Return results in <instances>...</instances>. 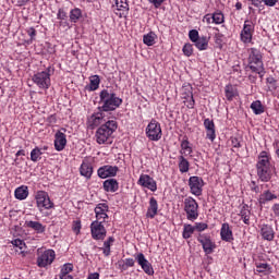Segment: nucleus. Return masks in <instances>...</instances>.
Wrapping results in <instances>:
<instances>
[{"mask_svg":"<svg viewBox=\"0 0 279 279\" xmlns=\"http://www.w3.org/2000/svg\"><path fill=\"white\" fill-rule=\"evenodd\" d=\"M204 128L206 130V138L210 141V143H215V138H217V132L215 130V121L210 119L204 120Z\"/></svg>","mask_w":279,"mask_h":279,"instance_id":"20","label":"nucleus"},{"mask_svg":"<svg viewBox=\"0 0 279 279\" xmlns=\"http://www.w3.org/2000/svg\"><path fill=\"white\" fill-rule=\"evenodd\" d=\"M198 243H201L205 254H213L215 252L217 244L213 241L209 234L201 233L197 236Z\"/></svg>","mask_w":279,"mask_h":279,"instance_id":"12","label":"nucleus"},{"mask_svg":"<svg viewBox=\"0 0 279 279\" xmlns=\"http://www.w3.org/2000/svg\"><path fill=\"white\" fill-rule=\"evenodd\" d=\"M35 199L39 213L44 215V217H49L47 210H51V208L56 207V204H53L51 197H49V194L45 191H39L35 195Z\"/></svg>","mask_w":279,"mask_h":279,"instance_id":"5","label":"nucleus"},{"mask_svg":"<svg viewBox=\"0 0 279 279\" xmlns=\"http://www.w3.org/2000/svg\"><path fill=\"white\" fill-rule=\"evenodd\" d=\"M239 95V92L236 90V87H234L233 85H227L225 87V96L227 101H233L234 97H236Z\"/></svg>","mask_w":279,"mask_h":279,"instance_id":"33","label":"nucleus"},{"mask_svg":"<svg viewBox=\"0 0 279 279\" xmlns=\"http://www.w3.org/2000/svg\"><path fill=\"white\" fill-rule=\"evenodd\" d=\"M124 264H125L126 268L130 269V267H134L136 262L134 260V258H125Z\"/></svg>","mask_w":279,"mask_h":279,"instance_id":"55","label":"nucleus"},{"mask_svg":"<svg viewBox=\"0 0 279 279\" xmlns=\"http://www.w3.org/2000/svg\"><path fill=\"white\" fill-rule=\"evenodd\" d=\"M257 180L259 182H271L274 170L271 169V155L263 150L257 156L256 162Z\"/></svg>","mask_w":279,"mask_h":279,"instance_id":"1","label":"nucleus"},{"mask_svg":"<svg viewBox=\"0 0 279 279\" xmlns=\"http://www.w3.org/2000/svg\"><path fill=\"white\" fill-rule=\"evenodd\" d=\"M117 265H118V269H120V271H128V266L125 265L124 260H119L117 263Z\"/></svg>","mask_w":279,"mask_h":279,"instance_id":"56","label":"nucleus"},{"mask_svg":"<svg viewBox=\"0 0 279 279\" xmlns=\"http://www.w3.org/2000/svg\"><path fill=\"white\" fill-rule=\"evenodd\" d=\"M149 1L154 8L158 9L160 8V5H162L163 2H166L167 0H147Z\"/></svg>","mask_w":279,"mask_h":279,"instance_id":"54","label":"nucleus"},{"mask_svg":"<svg viewBox=\"0 0 279 279\" xmlns=\"http://www.w3.org/2000/svg\"><path fill=\"white\" fill-rule=\"evenodd\" d=\"M267 84H270V86H276V78L274 76H269L266 78Z\"/></svg>","mask_w":279,"mask_h":279,"instance_id":"59","label":"nucleus"},{"mask_svg":"<svg viewBox=\"0 0 279 279\" xmlns=\"http://www.w3.org/2000/svg\"><path fill=\"white\" fill-rule=\"evenodd\" d=\"M180 156H193V146H191V142H189V137L184 136L181 141V149H180Z\"/></svg>","mask_w":279,"mask_h":279,"instance_id":"27","label":"nucleus"},{"mask_svg":"<svg viewBox=\"0 0 279 279\" xmlns=\"http://www.w3.org/2000/svg\"><path fill=\"white\" fill-rule=\"evenodd\" d=\"M87 279H99V272H90Z\"/></svg>","mask_w":279,"mask_h":279,"instance_id":"62","label":"nucleus"},{"mask_svg":"<svg viewBox=\"0 0 279 279\" xmlns=\"http://www.w3.org/2000/svg\"><path fill=\"white\" fill-rule=\"evenodd\" d=\"M57 19H58L59 21H66L68 15H66V13L64 12V9H59V10H58Z\"/></svg>","mask_w":279,"mask_h":279,"instance_id":"51","label":"nucleus"},{"mask_svg":"<svg viewBox=\"0 0 279 279\" xmlns=\"http://www.w3.org/2000/svg\"><path fill=\"white\" fill-rule=\"evenodd\" d=\"M256 29V25L252 20H245L242 31L240 32V40L244 45H250L254 38V32Z\"/></svg>","mask_w":279,"mask_h":279,"instance_id":"8","label":"nucleus"},{"mask_svg":"<svg viewBox=\"0 0 279 279\" xmlns=\"http://www.w3.org/2000/svg\"><path fill=\"white\" fill-rule=\"evenodd\" d=\"M194 44L198 51H206L208 49V37L202 36Z\"/></svg>","mask_w":279,"mask_h":279,"instance_id":"35","label":"nucleus"},{"mask_svg":"<svg viewBox=\"0 0 279 279\" xmlns=\"http://www.w3.org/2000/svg\"><path fill=\"white\" fill-rule=\"evenodd\" d=\"M114 244V236H109L105 242H104V247H100L102 251L104 256H110L112 245Z\"/></svg>","mask_w":279,"mask_h":279,"instance_id":"34","label":"nucleus"},{"mask_svg":"<svg viewBox=\"0 0 279 279\" xmlns=\"http://www.w3.org/2000/svg\"><path fill=\"white\" fill-rule=\"evenodd\" d=\"M248 69H251L253 73H257L260 80L265 77V64L263 63V56L256 48H251L248 56Z\"/></svg>","mask_w":279,"mask_h":279,"instance_id":"4","label":"nucleus"},{"mask_svg":"<svg viewBox=\"0 0 279 279\" xmlns=\"http://www.w3.org/2000/svg\"><path fill=\"white\" fill-rule=\"evenodd\" d=\"M99 84H101L99 75H93L89 77V90H97V88H99Z\"/></svg>","mask_w":279,"mask_h":279,"instance_id":"40","label":"nucleus"},{"mask_svg":"<svg viewBox=\"0 0 279 279\" xmlns=\"http://www.w3.org/2000/svg\"><path fill=\"white\" fill-rule=\"evenodd\" d=\"M82 19V10L80 8L72 9L70 11L71 23H77Z\"/></svg>","mask_w":279,"mask_h":279,"instance_id":"39","label":"nucleus"},{"mask_svg":"<svg viewBox=\"0 0 279 279\" xmlns=\"http://www.w3.org/2000/svg\"><path fill=\"white\" fill-rule=\"evenodd\" d=\"M274 199H278V195L270 190H266L259 195L258 202L260 206H265V204H269V202H274Z\"/></svg>","mask_w":279,"mask_h":279,"instance_id":"28","label":"nucleus"},{"mask_svg":"<svg viewBox=\"0 0 279 279\" xmlns=\"http://www.w3.org/2000/svg\"><path fill=\"white\" fill-rule=\"evenodd\" d=\"M64 147H66V134L62 131H58L54 134V149L57 151H64Z\"/></svg>","mask_w":279,"mask_h":279,"instance_id":"22","label":"nucleus"},{"mask_svg":"<svg viewBox=\"0 0 279 279\" xmlns=\"http://www.w3.org/2000/svg\"><path fill=\"white\" fill-rule=\"evenodd\" d=\"M56 260V251L46 250L44 253L39 254L37 257L38 267H49Z\"/></svg>","mask_w":279,"mask_h":279,"instance_id":"15","label":"nucleus"},{"mask_svg":"<svg viewBox=\"0 0 279 279\" xmlns=\"http://www.w3.org/2000/svg\"><path fill=\"white\" fill-rule=\"evenodd\" d=\"M184 102L187 104L186 107L190 110H193L195 108V98L193 97V88L191 87L183 94Z\"/></svg>","mask_w":279,"mask_h":279,"instance_id":"32","label":"nucleus"},{"mask_svg":"<svg viewBox=\"0 0 279 279\" xmlns=\"http://www.w3.org/2000/svg\"><path fill=\"white\" fill-rule=\"evenodd\" d=\"M73 271V265L72 264H65L62 266L60 275H69Z\"/></svg>","mask_w":279,"mask_h":279,"instance_id":"48","label":"nucleus"},{"mask_svg":"<svg viewBox=\"0 0 279 279\" xmlns=\"http://www.w3.org/2000/svg\"><path fill=\"white\" fill-rule=\"evenodd\" d=\"M32 81L41 90H48L49 86H51V74L46 72H37L33 75Z\"/></svg>","mask_w":279,"mask_h":279,"instance_id":"10","label":"nucleus"},{"mask_svg":"<svg viewBox=\"0 0 279 279\" xmlns=\"http://www.w3.org/2000/svg\"><path fill=\"white\" fill-rule=\"evenodd\" d=\"M194 232H195L194 226L184 225L182 236H183V239H191V236H193Z\"/></svg>","mask_w":279,"mask_h":279,"instance_id":"41","label":"nucleus"},{"mask_svg":"<svg viewBox=\"0 0 279 279\" xmlns=\"http://www.w3.org/2000/svg\"><path fill=\"white\" fill-rule=\"evenodd\" d=\"M264 5H267V8H274L276 3H278V0H262Z\"/></svg>","mask_w":279,"mask_h":279,"instance_id":"53","label":"nucleus"},{"mask_svg":"<svg viewBox=\"0 0 279 279\" xmlns=\"http://www.w3.org/2000/svg\"><path fill=\"white\" fill-rule=\"evenodd\" d=\"M89 228H90L92 239H94V241H104V239H106L108 231L106 230V227L104 226V221L94 220L90 223Z\"/></svg>","mask_w":279,"mask_h":279,"instance_id":"9","label":"nucleus"},{"mask_svg":"<svg viewBox=\"0 0 279 279\" xmlns=\"http://www.w3.org/2000/svg\"><path fill=\"white\" fill-rule=\"evenodd\" d=\"M60 279H73L71 275H60Z\"/></svg>","mask_w":279,"mask_h":279,"instance_id":"63","label":"nucleus"},{"mask_svg":"<svg viewBox=\"0 0 279 279\" xmlns=\"http://www.w3.org/2000/svg\"><path fill=\"white\" fill-rule=\"evenodd\" d=\"M260 235L264 239V241H272L276 236L274 227H271L269 225H263L260 228Z\"/></svg>","mask_w":279,"mask_h":279,"instance_id":"26","label":"nucleus"},{"mask_svg":"<svg viewBox=\"0 0 279 279\" xmlns=\"http://www.w3.org/2000/svg\"><path fill=\"white\" fill-rule=\"evenodd\" d=\"M112 11L119 19H128V15L130 14V3L128 0H114Z\"/></svg>","mask_w":279,"mask_h":279,"instance_id":"11","label":"nucleus"},{"mask_svg":"<svg viewBox=\"0 0 279 279\" xmlns=\"http://www.w3.org/2000/svg\"><path fill=\"white\" fill-rule=\"evenodd\" d=\"M274 147H276V155L279 157V142L275 143Z\"/></svg>","mask_w":279,"mask_h":279,"instance_id":"64","label":"nucleus"},{"mask_svg":"<svg viewBox=\"0 0 279 279\" xmlns=\"http://www.w3.org/2000/svg\"><path fill=\"white\" fill-rule=\"evenodd\" d=\"M271 210H272L275 217H279V204L272 205Z\"/></svg>","mask_w":279,"mask_h":279,"instance_id":"58","label":"nucleus"},{"mask_svg":"<svg viewBox=\"0 0 279 279\" xmlns=\"http://www.w3.org/2000/svg\"><path fill=\"white\" fill-rule=\"evenodd\" d=\"M190 193L199 197L202 191H204V179L202 177H190L189 179Z\"/></svg>","mask_w":279,"mask_h":279,"instance_id":"13","label":"nucleus"},{"mask_svg":"<svg viewBox=\"0 0 279 279\" xmlns=\"http://www.w3.org/2000/svg\"><path fill=\"white\" fill-rule=\"evenodd\" d=\"M194 230L196 232H204L205 230H208V223L205 222H195Z\"/></svg>","mask_w":279,"mask_h":279,"instance_id":"46","label":"nucleus"},{"mask_svg":"<svg viewBox=\"0 0 279 279\" xmlns=\"http://www.w3.org/2000/svg\"><path fill=\"white\" fill-rule=\"evenodd\" d=\"M257 274H265V271H269L271 266L267 263H255Z\"/></svg>","mask_w":279,"mask_h":279,"instance_id":"44","label":"nucleus"},{"mask_svg":"<svg viewBox=\"0 0 279 279\" xmlns=\"http://www.w3.org/2000/svg\"><path fill=\"white\" fill-rule=\"evenodd\" d=\"M11 243L14 247H19V250H21V252H25V250H27V245L25 244V241H23L21 239H15V240L11 241Z\"/></svg>","mask_w":279,"mask_h":279,"instance_id":"45","label":"nucleus"},{"mask_svg":"<svg viewBox=\"0 0 279 279\" xmlns=\"http://www.w3.org/2000/svg\"><path fill=\"white\" fill-rule=\"evenodd\" d=\"M102 189L106 193H117L119 191V181L117 179H108L104 181Z\"/></svg>","mask_w":279,"mask_h":279,"instance_id":"29","label":"nucleus"},{"mask_svg":"<svg viewBox=\"0 0 279 279\" xmlns=\"http://www.w3.org/2000/svg\"><path fill=\"white\" fill-rule=\"evenodd\" d=\"M99 107L98 110H102L105 112H114L117 108H121L123 104V99H121L111 89H102L99 93Z\"/></svg>","mask_w":279,"mask_h":279,"instance_id":"2","label":"nucleus"},{"mask_svg":"<svg viewBox=\"0 0 279 279\" xmlns=\"http://www.w3.org/2000/svg\"><path fill=\"white\" fill-rule=\"evenodd\" d=\"M80 173L83 178H86V180H90V178H93V163H90L88 159H84L82 161Z\"/></svg>","mask_w":279,"mask_h":279,"instance_id":"24","label":"nucleus"},{"mask_svg":"<svg viewBox=\"0 0 279 279\" xmlns=\"http://www.w3.org/2000/svg\"><path fill=\"white\" fill-rule=\"evenodd\" d=\"M179 163V171L180 173H189V170L191 169V162H189V159L184 157V155H180L178 157Z\"/></svg>","mask_w":279,"mask_h":279,"instance_id":"30","label":"nucleus"},{"mask_svg":"<svg viewBox=\"0 0 279 279\" xmlns=\"http://www.w3.org/2000/svg\"><path fill=\"white\" fill-rule=\"evenodd\" d=\"M189 38L192 43H195L199 38V32H197V29L190 31Z\"/></svg>","mask_w":279,"mask_h":279,"instance_id":"49","label":"nucleus"},{"mask_svg":"<svg viewBox=\"0 0 279 279\" xmlns=\"http://www.w3.org/2000/svg\"><path fill=\"white\" fill-rule=\"evenodd\" d=\"M182 51H183L184 56H186L187 58H191V56H193V45L185 44L183 46Z\"/></svg>","mask_w":279,"mask_h":279,"instance_id":"47","label":"nucleus"},{"mask_svg":"<svg viewBox=\"0 0 279 279\" xmlns=\"http://www.w3.org/2000/svg\"><path fill=\"white\" fill-rule=\"evenodd\" d=\"M251 110H253L254 114H263L265 112V106L260 100H255L251 104Z\"/></svg>","mask_w":279,"mask_h":279,"instance_id":"37","label":"nucleus"},{"mask_svg":"<svg viewBox=\"0 0 279 279\" xmlns=\"http://www.w3.org/2000/svg\"><path fill=\"white\" fill-rule=\"evenodd\" d=\"M250 215H252V213L248 210L247 206H243L242 209L240 210L239 216L241 217L245 226H250Z\"/></svg>","mask_w":279,"mask_h":279,"instance_id":"38","label":"nucleus"},{"mask_svg":"<svg viewBox=\"0 0 279 279\" xmlns=\"http://www.w3.org/2000/svg\"><path fill=\"white\" fill-rule=\"evenodd\" d=\"M156 33L149 32L143 36V43L144 45H147V47H154V45H156Z\"/></svg>","mask_w":279,"mask_h":279,"instance_id":"36","label":"nucleus"},{"mask_svg":"<svg viewBox=\"0 0 279 279\" xmlns=\"http://www.w3.org/2000/svg\"><path fill=\"white\" fill-rule=\"evenodd\" d=\"M106 112L101 109H97L89 118H88V123L90 128H97L101 125V123L108 122L106 118Z\"/></svg>","mask_w":279,"mask_h":279,"instance_id":"17","label":"nucleus"},{"mask_svg":"<svg viewBox=\"0 0 279 279\" xmlns=\"http://www.w3.org/2000/svg\"><path fill=\"white\" fill-rule=\"evenodd\" d=\"M135 260H136L137 265H140V267H142L144 274H146L147 276H154V274H155L154 266L145 257V254L138 253L137 255H135Z\"/></svg>","mask_w":279,"mask_h":279,"instance_id":"16","label":"nucleus"},{"mask_svg":"<svg viewBox=\"0 0 279 279\" xmlns=\"http://www.w3.org/2000/svg\"><path fill=\"white\" fill-rule=\"evenodd\" d=\"M183 210L186 215L187 221H196L199 217V204L195 198L189 196L183 202Z\"/></svg>","mask_w":279,"mask_h":279,"instance_id":"6","label":"nucleus"},{"mask_svg":"<svg viewBox=\"0 0 279 279\" xmlns=\"http://www.w3.org/2000/svg\"><path fill=\"white\" fill-rule=\"evenodd\" d=\"M25 228L34 230L36 234H45L47 226L43 225L40 221L26 220L24 223Z\"/></svg>","mask_w":279,"mask_h":279,"instance_id":"23","label":"nucleus"},{"mask_svg":"<svg viewBox=\"0 0 279 279\" xmlns=\"http://www.w3.org/2000/svg\"><path fill=\"white\" fill-rule=\"evenodd\" d=\"M26 34L31 37V40L28 43H33L34 38H36V28L29 27L26 29Z\"/></svg>","mask_w":279,"mask_h":279,"instance_id":"52","label":"nucleus"},{"mask_svg":"<svg viewBox=\"0 0 279 279\" xmlns=\"http://www.w3.org/2000/svg\"><path fill=\"white\" fill-rule=\"evenodd\" d=\"M43 155V149L35 147L32 151H31V160L32 162H38V160H40V156Z\"/></svg>","mask_w":279,"mask_h":279,"instance_id":"43","label":"nucleus"},{"mask_svg":"<svg viewBox=\"0 0 279 279\" xmlns=\"http://www.w3.org/2000/svg\"><path fill=\"white\" fill-rule=\"evenodd\" d=\"M108 210H110V207L106 203H100L96 205L94 213L96 215V221H102L105 222L106 219H108Z\"/></svg>","mask_w":279,"mask_h":279,"instance_id":"19","label":"nucleus"},{"mask_svg":"<svg viewBox=\"0 0 279 279\" xmlns=\"http://www.w3.org/2000/svg\"><path fill=\"white\" fill-rule=\"evenodd\" d=\"M137 184L143 189L151 191V193H156L158 191V183L149 174H141L137 180Z\"/></svg>","mask_w":279,"mask_h":279,"instance_id":"14","label":"nucleus"},{"mask_svg":"<svg viewBox=\"0 0 279 279\" xmlns=\"http://www.w3.org/2000/svg\"><path fill=\"white\" fill-rule=\"evenodd\" d=\"M220 239L226 243H232V241H234V234L232 233V229L228 222L221 225Z\"/></svg>","mask_w":279,"mask_h":279,"instance_id":"21","label":"nucleus"},{"mask_svg":"<svg viewBox=\"0 0 279 279\" xmlns=\"http://www.w3.org/2000/svg\"><path fill=\"white\" fill-rule=\"evenodd\" d=\"M158 215V201L156 197H150L148 203V208L146 213L147 219H154Z\"/></svg>","mask_w":279,"mask_h":279,"instance_id":"25","label":"nucleus"},{"mask_svg":"<svg viewBox=\"0 0 279 279\" xmlns=\"http://www.w3.org/2000/svg\"><path fill=\"white\" fill-rule=\"evenodd\" d=\"M119 173V168L117 166H110L106 165L97 170V175L101 180H106V178H116V175Z\"/></svg>","mask_w":279,"mask_h":279,"instance_id":"18","label":"nucleus"},{"mask_svg":"<svg viewBox=\"0 0 279 279\" xmlns=\"http://www.w3.org/2000/svg\"><path fill=\"white\" fill-rule=\"evenodd\" d=\"M146 137L149 141L158 142L162 138V126L156 119H151L145 130Z\"/></svg>","mask_w":279,"mask_h":279,"instance_id":"7","label":"nucleus"},{"mask_svg":"<svg viewBox=\"0 0 279 279\" xmlns=\"http://www.w3.org/2000/svg\"><path fill=\"white\" fill-rule=\"evenodd\" d=\"M251 4L254 5V8H259L260 3H263V0H250Z\"/></svg>","mask_w":279,"mask_h":279,"instance_id":"60","label":"nucleus"},{"mask_svg":"<svg viewBox=\"0 0 279 279\" xmlns=\"http://www.w3.org/2000/svg\"><path fill=\"white\" fill-rule=\"evenodd\" d=\"M119 123L117 120H108L106 123L101 124L95 134L96 142L98 145H106L112 140V135L117 132Z\"/></svg>","mask_w":279,"mask_h":279,"instance_id":"3","label":"nucleus"},{"mask_svg":"<svg viewBox=\"0 0 279 279\" xmlns=\"http://www.w3.org/2000/svg\"><path fill=\"white\" fill-rule=\"evenodd\" d=\"M15 199H20V202H23V199H27L29 196V189L27 185H22L17 187L14 192Z\"/></svg>","mask_w":279,"mask_h":279,"instance_id":"31","label":"nucleus"},{"mask_svg":"<svg viewBox=\"0 0 279 279\" xmlns=\"http://www.w3.org/2000/svg\"><path fill=\"white\" fill-rule=\"evenodd\" d=\"M231 143H232V147H235V148L241 147V142H239V138H233Z\"/></svg>","mask_w":279,"mask_h":279,"instance_id":"61","label":"nucleus"},{"mask_svg":"<svg viewBox=\"0 0 279 279\" xmlns=\"http://www.w3.org/2000/svg\"><path fill=\"white\" fill-rule=\"evenodd\" d=\"M203 22L207 23V25H210V23H213V14L208 13V14L204 15Z\"/></svg>","mask_w":279,"mask_h":279,"instance_id":"57","label":"nucleus"},{"mask_svg":"<svg viewBox=\"0 0 279 279\" xmlns=\"http://www.w3.org/2000/svg\"><path fill=\"white\" fill-rule=\"evenodd\" d=\"M72 230L76 234H80V230H82V221L81 220L73 221Z\"/></svg>","mask_w":279,"mask_h":279,"instance_id":"50","label":"nucleus"},{"mask_svg":"<svg viewBox=\"0 0 279 279\" xmlns=\"http://www.w3.org/2000/svg\"><path fill=\"white\" fill-rule=\"evenodd\" d=\"M213 23H215V25H221L226 23V16L221 13V11L213 13Z\"/></svg>","mask_w":279,"mask_h":279,"instance_id":"42","label":"nucleus"}]
</instances>
